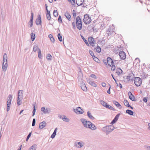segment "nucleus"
<instances>
[{
	"label": "nucleus",
	"instance_id": "52",
	"mask_svg": "<svg viewBox=\"0 0 150 150\" xmlns=\"http://www.w3.org/2000/svg\"><path fill=\"white\" fill-rule=\"evenodd\" d=\"M91 76L93 78H94L95 79H96L97 78V77L95 75V74H92L91 75Z\"/></svg>",
	"mask_w": 150,
	"mask_h": 150
},
{
	"label": "nucleus",
	"instance_id": "3",
	"mask_svg": "<svg viewBox=\"0 0 150 150\" xmlns=\"http://www.w3.org/2000/svg\"><path fill=\"white\" fill-rule=\"evenodd\" d=\"M7 59V54L6 53H4L3 56L2 64V69L4 71H6L8 66Z\"/></svg>",
	"mask_w": 150,
	"mask_h": 150
},
{
	"label": "nucleus",
	"instance_id": "43",
	"mask_svg": "<svg viewBox=\"0 0 150 150\" xmlns=\"http://www.w3.org/2000/svg\"><path fill=\"white\" fill-rule=\"evenodd\" d=\"M93 60L96 62L99 63L100 62V60L98 58L96 57L95 56L93 58Z\"/></svg>",
	"mask_w": 150,
	"mask_h": 150
},
{
	"label": "nucleus",
	"instance_id": "16",
	"mask_svg": "<svg viewBox=\"0 0 150 150\" xmlns=\"http://www.w3.org/2000/svg\"><path fill=\"white\" fill-rule=\"evenodd\" d=\"M46 123L45 121L40 123L39 125V128L40 129H42L45 127L46 125Z\"/></svg>",
	"mask_w": 150,
	"mask_h": 150
},
{
	"label": "nucleus",
	"instance_id": "36",
	"mask_svg": "<svg viewBox=\"0 0 150 150\" xmlns=\"http://www.w3.org/2000/svg\"><path fill=\"white\" fill-rule=\"evenodd\" d=\"M124 103L125 106L128 107L130 106V105L129 104V103L127 100H125Z\"/></svg>",
	"mask_w": 150,
	"mask_h": 150
},
{
	"label": "nucleus",
	"instance_id": "49",
	"mask_svg": "<svg viewBox=\"0 0 150 150\" xmlns=\"http://www.w3.org/2000/svg\"><path fill=\"white\" fill-rule=\"evenodd\" d=\"M31 132H30L29 133L27 137L26 138V141H27L28 139H29V138L30 137L31 135Z\"/></svg>",
	"mask_w": 150,
	"mask_h": 150
},
{
	"label": "nucleus",
	"instance_id": "51",
	"mask_svg": "<svg viewBox=\"0 0 150 150\" xmlns=\"http://www.w3.org/2000/svg\"><path fill=\"white\" fill-rule=\"evenodd\" d=\"M35 106H34V109L33 112V116L35 114V112L36 111L35 109Z\"/></svg>",
	"mask_w": 150,
	"mask_h": 150
},
{
	"label": "nucleus",
	"instance_id": "14",
	"mask_svg": "<svg viewBox=\"0 0 150 150\" xmlns=\"http://www.w3.org/2000/svg\"><path fill=\"white\" fill-rule=\"evenodd\" d=\"M134 75L132 73L129 74L127 77V79L128 81H131L133 80H134Z\"/></svg>",
	"mask_w": 150,
	"mask_h": 150
},
{
	"label": "nucleus",
	"instance_id": "10",
	"mask_svg": "<svg viewBox=\"0 0 150 150\" xmlns=\"http://www.w3.org/2000/svg\"><path fill=\"white\" fill-rule=\"evenodd\" d=\"M41 111L44 114H49L50 113L51 111V109L49 108H45L44 107H42L41 108Z\"/></svg>",
	"mask_w": 150,
	"mask_h": 150
},
{
	"label": "nucleus",
	"instance_id": "26",
	"mask_svg": "<svg viewBox=\"0 0 150 150\" xmlns=\"http://www.w3.org/2000/svg\"><path fill=\"white\" fill-rule=\"evenodd\" d=\"M7 112L9 111V95L7 99Z\"/></svg>",
	"mask_w": 150,
	"mask_h": 150
},
{
	"label": "nucleus",
	"instance_id": "59",
	"mask_svg": "<svg viewBox=\"0 0 150 150\" xmlns=\"http://www.w3.org/2000/svg\"><path fill=\"white\" fill-rule=\"evenodd\" d=\"M57 128H56L55 129V130H54V132H53V133L54 134H55L56 135V132H57Z\"/></svg>",
	"mask_w": 150,
	"mask_h": 150
},
{
	"label": "nucleus",
	"instance_id": "58",
	"mask_svg": "<svg viewBox=\"0 0 150 150\" xmlns=\"http://www.w3.org/2000/svg\"><path fill=\"white\" fill-rule=\"evenodd\" d=\"M109 86H110V87H109V89H108V90L107 91V92L109 93V94H110V85H109Z\"/></svg>",
	"mask_w": 150,
	"mask_h": 150
},
{
	"label": "nucleus",
	"instance_id": "41",
	"mask_svg": "<svg viewBox=\"0 0 150 150\" xmlns=\"http://www.w3.org/2000/svg\"><path fill=\"white\" fill-rule=\"evenodd\" d=\"M57 36L59 41L61 42L62 41V36L60 34H58Z\"/></svg>",
	"mask_w": 150,
	"mask_h": 150
},
{
	"label": "nucleus",
	"instance_id": "64",
	"mask_svg": "<svg viewBox=\"0 0 150 150\" xmlns=\"http://www.w3.org/2000/svg\"><path fill=\"white\" fill-rule=\"evenodd\" d=\"M10 104H11V99L12 98V96L11 95H10Z\"/></svg>",
	"mask_w": 150,
	"mask_h": 150
},
{
	"label": "nucleus",
	"instance_id": "39",
	"mask_svg": "<svg viewBox=\"0 0 150 150\" xmlns=\"http://www.w3.org/2000/svg\"><path fill=\"white\" fill-rule=\"evenodd\" d=\"M96 51L97 52L99 53L101 52V49L98 46L96 48Z\"/></svg>",
	"mask_w": 150,
	"mask_h": 150
},
{
	"label": "nucleus",
	"instance_id": "23",
	"mask_svg": "<svg viewBox=\"0 0 150 150\" xmlns=\"http://www.w3.org/2000/svg\"><path fill=\"white\" fill-rule=\"evenodd\" d=\"M116 73L119 75H120L121 74L123 73V71L120 68H117L116 69Z\"/></svg>",
	"mask_w": 150,
	"mask_h": 150
},
{
	"label": "nucleus",
	"instance_id": "63",
	"mask_svg": "<svg viewBox=\"0 0 150 150\" xmlns=\"http://www.w3.org/2000/svg\"><path fill=\"white\" fill-rule=\"evenodd\" d=\"M119 87L120 88H122V86L120 83H119Z\"/></svg>",
	"mask_w": 150,
	"mask_h": 150
},
{
	"label": "nucleus",
	"instance_id": "20",
	"mask_svg": "<svg viewBox=\"0 0 150 150\" xmlns=\"http://www.w3.org/2000/svg\"><path fill=\"white\" fill-rule=\"evenodd\" d=\"M113 103L115 104L117 107L119 108V109H121L122 108L121 105L117 101L115 100H113L112 101Z\"/></svg>",
	"mask_w": 150,
	"mask_h": 150
},
{
	"label": "nucleus",
	"instance_id": "47",
	"mask_svg": "<svg viewBox=\"0 0 150 150\" xmlns=\"http://www.w3.org/2000/svg\"><path fill=\"white\" fill-rule=\"evenodd\" d=\"M115 64H113V65H112L111 69L112 71H114L115 69Z\"/></svg>",
	"mask_w": 150,
	"mask_h": 150
},
{
	"label": "nucleus",
	"instance_id": "2",
	"mask_svg": "<svg viewBox=\"0 0 150 150\" xmlns=\"http://www.w3.org/2000/svg\"><path fill=\"white\" fill-rule=\"evenodd\" d=\"M18 99L17 100V104L20 105L22 103V101L23 97V91L20 90L18 91Z\"/></svg>",
	"mask_w": 150,
	"mask_h": 150
},
{
	"label": "nucleus",
	"instance_id": "24",
	"mask_svg": "<svg viewBox=\"0 0 150 150\" xmlns=\"http://www.w3.org/2000/svg\"><path fill=\"white\" fill-rule=\"evenodd\" d=\"M128 95L129 98L132 100L134 101L135 100V97L131 92L129 91L128 92Z\"/></svg>",
	"mask_w": 150,
	"mask_h": 150
},
{
	"label": "nucleus",
	"instance_id": "40",
	"mask_svg": "<svg viewBox=\"0 0 150 150\" xmlns=\"http://www.w3.org/2000/svg\"><path fill=\"white\" fill-rule=\"evenodd\" d=\"M38 49H40L38 47L37 45H34V46L33 47V50L34 52H35L37 50H38Z\"/></svg>",
	"mask_w": 150,
	"mask_h": 150
},
{
	"label": "nucleus",
	"instance_id": "8",
	"mask_svg": "<svg viewBox=\"0 0 150 150\" xmlns=\"http://www.w3.org/2000/svg\"><path fill=\"white\" fill-rule=\"evenodd\" d=\"M73 111L77 114H81L84 112V111L80 107H78L76 108H74Z\"/></svg>",
	"mask_w": 150,
	"mask_h": 150
},
{
	"label": "nucleus",
	"instance_id": "37",
	"mask_svg": "<svg viewBox=\"0 0 150 150\" xmlns=\"http://www.w3.org/2000/svg\"><path fill=\"white\" fill-rule=\"evenodd\" d=\"M31 39L33 41L34 40L35 38V34L32 33L31 34Z\"/></svg>",
	"mask_w": 150,
	"mask_h": 150
},
{
	"label": "nucleus",
	"instance_id": "38",
	"mask_svg": "<svg viewBox=\"0 0 150 150\" xmlns=\"http://www.w3.org/2000/svg\"><path fill=\"white\" fill-rule=\"evenodd\" d=\"M38 57L40 59L42 58V56L41 55V51L40 49H38Z\"/></svg>",
	"mask_w": 150,
	"mask_h": 150
},
{
	"label": "nucleus",
	"instance_id": "4",
	"mask_svg": "<svg viewBox=\"0 0 150 150\" xmlns=\"http://www.w3.org/2000/svg\"><path fill=\"white\" fill-rule=\"evenodd\" d=\"M76 21L77 28L79 30H81L82 28V23L80 17L79 16L77 17L76 19Z\"/></svg>",
	"mask_w": 150,
	"mask_h": 150
},
{
	"label": "nucleus",
	"instance_id": "33",
	"mask_svg": "<svg viewBox=\"0 0 150 150\" xmlns=\"http://www.w3.org/2000/svg\"><path fill=\"white\" fill-rule=\"evenodd\" d=\"M52 58V56L50 54H48L47 56V59L49 61H51Z\"/></svg>",
	"mask_w": 150,
	"mask_h": 150
},
{
	"label": "nucleus",
	"instance_id": "34",
	"mask_svg": "<svg viewBox=\"0 0 150 150\" xmlns=\"http://www.w3.org/2000/svg\"><path fill=\"white\" fill-rule=\"evenodd\" d=\"M126 112L129 115H132L133 114V112L131 110H126Z\"/></svg>",
	"mask_w": 150,
	"mask_h": 150
},
{
	"label": "nucleus",
	"instance_id": "46",
	"mask_svg": "<svg viewBox=\"0 0 150 150\" xmlns=\"http://www.w3.org/2000/svg\"><path fill=\"white\" fill-rule=\"evenodd\" d=\"M106 108H108L111 110H114V108L113 107H112L111 106L109 105H107V107H106Z\"/></svg>",
	"mask_w": 150,
	"mask_h": 150
},
{
	"label": "nucleus",
	"instance_id": "18",
	"mask_svg": "<svg viewBox=\"0 0 150 150\" xmlns=\"http://www.w3.org/2000/svg\"><path fill=\"white\" fill-rule=\"evenodd\" d=\"M88 128L93 130H96L97 128L96 126L94 124L92 123L91 122L90 123Z\"/></svg>",
	"mask_w": 150,
	"mask_h": 150
},
{
	"label": "nucleus",
	"instance_id": "44",
	"mask_svg": "<svg viewBox=\"0 0 150 150\" xmlns=\"http://www.w3.org/2000/svg\"><path fill=\"white\" fill-rule=\"evenodd\" d=\"M53 14L54 16L55 17H56L57 16L58 13L57 11L56 10H54L53 12Z\"/></svg>",
	"mask_w": 150,
	"mask_h": 150
},
{
	"label": "nucleus",
	"instance_id": "21",
	"mask_svg": "<svg viewBox=\"0 0 150 150\" xmlns=\"http://www.w3.org/2000/svg\"><path fill=\"white\" fill-rule=\"evenodd\" d=\"M35 23L37 25L41 24V21L40 15H38V18L36 19V20Z\"/></svg>",
	"mask_w": 150,
	"mask_h": 150
},
{
	"label": "nucleus",
	"instance_id": "35",
	"mask_svg": "<svg viewBox=\"0 0 150 150\" xmlns=\"http://www.w3.org/2000/svg\"><path fill=\"white\" fill-rule=\"evenodd\" d=\"M49 38L50 39L51 41L54 42V39L52 35L51 34H50L48 35Z\"/></svg>",
	"mask_w": 150,
	"mask_h": 150
},
{
	"label": "nucleus",
	"instance_id": "50",
	"mask_svg": "<svg viewBox=\"0 0 150 150\" xmlns=\"http://www.w3.org/2000/svg\"><path fill=\"white\" fill-rule=\"evenodd\" d=\"M35 118H34L33 119V122H32V126H34L35 125Z\"/></svg>",
	"mask_w": 150,
	"mask_h": 150
},
{
	"label": "nucleus",
	"instance_id": "32",
	"mask_svg": "<svg viewBox=\"0 0 150 150\" xmlns=\"http://www.w3.org/2000/svg\"><path fill=\"white\" fill-rule=\"evenodd\" d=\"M36 145L34 144L29 148L28 150H36Z\"/></svg>",
	"mask_w": 150,
	"mask_h": 150
},
{
	"label": "nucleus",
	"instance_id": "12",
	"mask_svg": "<svg viewBox=\"0 0 150 150\" xmlns=\"http://www.w3.org/2000/svg\"><path fill=\"white\" fill-rule=\"evenodd\" d=\"M88 40L91 45L92 47H94L96 43L94 42V40L93 38H88Z\"/></svg>",
	"mask_w": 150,
	"mask_h": 150
},
{
	"label": "nucleus",
	"instance_id": "45",
	"mask_svg": "<svg viewBox=\"0 0 150 150\" xmlns=\"http://www.w3.org/2000/svg\"><path fill=\"white\" fill-rule=\"evenodd\" d=\"M69 2H70L72 5H74L75 4V0H68Z\"/></svg>",
	"mask_w": 150,
	"mask_h": 150
},
{
	"label": "nucleus",
	"instance_id": "27",
	"mask_svg": "<svg viewBox=\"0 0 150 150\" xmlns=\"http://www.w3.org/2000/svg\"><path fill=\"white\" fill-rule=\"evenodd\" d=\"M84 1V0H77L76 3L78 6L81 5Z\"/></svg>",
	"mask_w": 150,
	"mask_h": 150
},
{
	"label": "nucleus",
	"instance_id": "60",
	"mask_svg": "<svg viewBox=\"0 0 150 150\" xmlns=\"http://www.w3.org/2000/svg\"><path fill=\"white\" fill-rule=\"evenodd\" d=\"M103 62H104V63L106 65H107V60L106 61L105 60V59H104L103 60Z\"/></svg>",
	"mask_w": 150,
	"mask_h": 150
},
{
	"label": "nucleus",
	"instance_id": "6",
	"mask_svg": "<svg viewBox=\"0 0 150 150\" xmlns=\"http://www.w3.org/2000/svg\"><path fill=\"white\" fill-rule=\"evenodd\" d=\"M134 83L137 86H140L142 83L141 79L139 77H136L134 79Z\"/></svg>",
	"mask_w": 150,
	"mask_h": 150
},
{
	"label": "nucleus",
	"instance_id": "15",
	"mask_svg": "<svg viewBox=\"0 0 150 150\" xmlns=\"http://www.w3.org/2000/svg\"><path fill=\"white\" fill-rule=\"evenodd\" d=\"M33 13H32L31 18H30V21H29V22L28 23V26L30 28L33 25Z\"/></svg>",
	"mask_w": 150,
	"mask_h": 150
},
{
	"label": "nucleus",
	"instance_id": "30",
	"mask_svg": "<svg viewBox=\"0 0 150 150\" xmlns=\"http://www.w3.org/2000/svg\"><path fill=\"white\" fill-rule=\"evenodd\" d=\"M62 119L63 121L67 122H69L70 120L68 118H67L64 115L63 116Z\"/></svg>",
	"mask_w": 150,
	"mask_h": 150
},
{
	"label": "nucleus",
	"instance_id": "42",
	"mask_svg": "<svg viewBox=\"0 0 150 150\" xmlns=\"http://www.w3.org/2000/svg\"><path fill=\"white\" fill-rule=\"evenodd\" d=\"M81 37L82 38V39H83V40L85 42L86 44V45H87V46H89V44H88V42L87 40H86L84 38L83 36H81Z\"/></svg>",
	"mask_w": 150,
	"mask_h": 150
},
{
	"label": "nucleus",
	"instance_id": "29",
	"mask_svg": "<svg viewBox=\"0 0 150 150\" xmlns=\"http://www.w3.org/2000/svg\"><path fill=\"white\" fill-rule=\"evenodd\" d=\"M81 88L84 91H86L87 90V88L86 86V85L84 83L81 86Z\"/></svg>",
	"mask_w": 150,
	"mask_h": 150
},
{
	"label": "nucleus",
	"instance_id": "11",
	"mask_svg": "<svg viewBox=\"0 0 150 150\" xmlns=\"http://www.w3.org/2000/svg\"><path fill=\"white\" fill-rule=\"evenodd\" d=\"M85 144L83 142L81 141L78 142H75V146L78 148H80L83 147Z\"/></svg>",
	"mask_w": 150,
	"mask_h": 150
},
{
	"label": "nucleus",
	"instance_id": "48",
	"mask_svg": "<svg viewBox=\"0 0 150 150\" xmlns=\"http://www.w3.org/2000/svg\"><path fill=\"white\" fill-rule=\"evenodd\" d=\"M89 53H90V54L92 56L93 58L95 56L94 55V54L93 52L92 51L89 50Z\"/></svg>",
	"mask_w": 150,
	"mask_h": 150
},
{
	"label": "nucleus",
	"instance_id": "5",
	"mask_svg": "<svg viewBox=\"0 0 150 150\" xmlns=\"http://www.w3.org/2000/svg\"><path fill=\"white\" fill-rule=\"evenodd\" d=\"M107 62L108 65L110 67L113 64H115L118 62V60L113 59L112 60L110 57H108L107 58Z\"/></svg>",
	"mask_w": 150,
	"mask_h": 150
},
{
	"label": "nucleus",
	"instance_id": "57",
	"mask_svg": "<svg viewBox=\"0 0 150 150\" xmlns=\"http://www.w3.org/2000/svg\"><path fill=\"white\" fill-rule=\"evenodd\" d=\"M55 135H56L55 134L52 133V135L51 136V137L53 139L55 137Z\"/></svg>",
	"mask_w": 150,
	"mask_h": 150
},
{
	"label": "nucleus",
	"instance_id": "28",
	"mask_svg": "<svg viewBox=\"0 0 150 150\" xmlns=\"http://www.w3.org/2000/svg\"><path fill=\"white\" fill-rule=\"evenodd\" d=\"M100 104L103 105L104 107H107V106L108 105L107 103L105 102H104L103 100H100Z\"/></svg>",
	"mask_w": 150,
	"mask_h": 150
},
{
	"label": "nucleus",
	"instance_id": "22",
	"mask_svg": "<svg viewBox=\"0 0 150 150\" xmlns=\"http://www.w3.org/2000/svg\"><path fill=\"white\" fill-rule=\"evenodd\" d=\"M87 81L88 83H89L90 85L92 86L95 87H96V84L93 81H91L90 79H88Z\"/></svg>",
	"mask_w": 150,
	"mask_h": 150
},
{
	"label": "nucleus",
	"instance_id": "17",
	"mask_svg": "<svg viewBox=\"0 0 150 150\" xmlns=\"http://www.w3.org/2000/svg\"><path fill=\"white\" fill-rule=\"evenodd\" d=\"M120 115V114H118L115 117L114 119L112 120L111 123V124L113 125L115 123L118 119V118Z\"/></svg>",
	"mask_w": 150,
	"mask_h": 150
},
{
	"label": "nucleus",
	"instance_id": "56",
	"mask_svg": "<svg viewBox=\"0 0 150 150\" xmlns=\"http://www.w3.org/2000/svg\"><path fill=\"white\" fill-rule=\"evenodd\" d=\"M101 85L103 87H105L106 86V84L104 82H103L102 83Z\"/></svg>",
	"mask_w": 150,
	"mask_h": 150
},
{
	"label": "nucleus",
	"instance_id": "61",
	"mask_svg": "<svg viewBox=\"0 0 150 150\" xmlns=\"http://www.w3.org/2000/svg\"><path fill=\"white\" fill-rule=\"evenodd\" d=\"M73 16L75 17L76 16V13H72Z\"/></svg>",
	"mask_w": 150,
	"mask_h": 150
},
{
	"label": "nucleus",
	"instance_id": "19",
	"mask_svg": "<svg viewBox=\"0 0 150 150\" xmlns=\"http://www.w3.org/2000/svg\"><path fill=\"white\" fill-rule=\"evenodd\" d=\"M45 6H46V10L47 11V12L46 13V17L47 18L48 20H50V19L51 18V16L50 14V11H48L47 9V6L46 5H45Z\"/></svg>",
	"mask_w": 150,
	"mask_h": 150
},
{
	"label": "nucleus",
	"instance_id": "53",
	"mask_svg": "<svg viewBox=\"0 0 150 150\" xmlns=\"http://www.w3.org/2000/svg\"><path fill=\"white\" fill-rule=\"evenodd\" d=\"M145 148L147 150H150V146H145Z\"/></svg>",
	"mask_w": 150,
	"mask_h": 150
},
{
	"label": "nucleus",
	"instance_id": "54",
	"mask_svg": "<svg viewBox=\"0 0 150 150\" xmlns=\"http://www.w3.org/2000/svg\"><path fill=\"white\" fill-rule=\"evenodd\" d=\"M58 21L59 22H60L61 23L62 22V20L61 17L60 16H59V18H58Z\"/></svg>",
	"mask_w": 150,
	"mask_h": 150
},
{
	"label": "nucleus",
	"instance_id": "62",
	"mask_svg": "<svg viewBox=\"0 0 150 150\" xmlns=\"http://www.w3.org/2000/svg\"><path fill=\"white\" fill-rule=\"evenodd\" d=\"M148 125L149 126V127L148 128V129L149 130H150V122L148 124Z\"/></svg>",
	"mask_w": 150,
	"mask_h": 150
},
{
	"label": "nucleus",
	"instance_id": "31",
	"mask_svg": "<svg viewBox=\"0 0 150 150\" xmlns=\"http://www.w3.org/2000/svg\"><path fill=\"white\" fill-rule=\"evenodd\" d=\"M87 115L89 118L92 120H93L94 119V117L92 115L91 113L89 111L87 112Z\"/></svg>",
	"mask_w": 150,
	"mask_h": 150
},
{
	"label": "nucleus",
	"instance_id": "1",
	"mask_svg": "<svg viewBox=\"0 0 150 150\" xmlns=\"http://www.w3.org/2000/svg\"><path fill=\"white\" fill-rule=\"evenodd\" d=\"M115 127L112 125L106 126L101 128L102 131L108 134L114 130Z\"/></svg>",
	"mask_w": 150,
	"mask_h": 150
},
{
	"label": "nucleus",
	"instance_id": "9",
	"mask_svg": "<svg viewBox=\"0 0 150 150\" xmlns=\"http://www.w3.org/2000/svg\"><path fill=\"white\" fill-rule=\"evenodd\" d=\"M84 23L87 24H89L91 21V18L89 17L86 14L84 16V18L83 19Z\"/></svg>",
	"mask_w": 150,
	"mask_h": 150
},
{
	"label": "nucleus",
	"instance_id": "55",
	"mask_svg": "<svg viewBox=\"0 0 150 150\" xmlns=\"http://www.w3.org/2000/svg\"><path fill=\"white\" fill-rule=\"evenodd\" d=\"M143 101L144 102L146 103L147 101V98L145 97L144 98Z\"/></svg>",
	"mask_w": 150,
	"mask_h": 150
},
{
	"label": "nucleus",
	"instance_id": "13",
	"mask_svg": "<svg viewBox=\"0 0 150 150\" xmlns=\"http://www.w3.org/2000/svg\"><path fill=\"white\" fill-rule=\"evenodd\" d=\"M119 55L120 59L122 60H124L126 58L125 53L123 51L120 52L119 53Z\"/></svg>",
	"mask_w": 150,
	"mask_h": 150
},
{
	"label": "nucleus",
	"instance_id": "7",
	"mask_svg": "<svg viewBox=\"0 0 150 150\" xmlns=\"http://www.w3.org/2000/svg\"><path fill=\"white\" fill-rule=\"evenodd\" d=\"M81 121L82 123L84 126L88 128L91 122L89 121H87L86 119L83 118L81 119Z\"/></svg>",
	"mask_w": 150,
	"mask_h": 150
},
{
	"label": "nucleus",
	"instance_id": "25",
	"mask_svg": "<svg viewBox=\"0 0 150 150\" xmlns=\"http://www.w3.org/2000/svg\"><path fill=\"white\" fill-rule=\"evenodd\" d=\"M65 16L67 18L69 21H70L71 20V16L69 13L67 12H66L64 14Z\"/></svg>",
	"mask_w": 150,
	"mask_h": 150
}]
</instances>
